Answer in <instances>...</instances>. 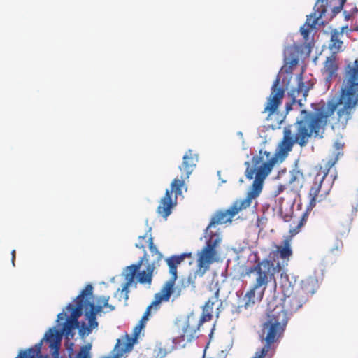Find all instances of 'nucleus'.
I'll use <instances>...</instances> for the list:
<instances>
[{
    "label": "nucleus",
    "instance_id": "nucleus-1",
    "mask_svg": "<svg viewBox=\"0 0 358 358\" xmlns=\"http://www.w3.org/2000/svg\"><path fill=\"white\" fill-rule=\"evenodd\" d=\"M358 104V59L349 63L345 68L343 82L338 98L328 101H321L315 113L302 110L300 120L294 126L289 125L283 129V137L275 152L278 158L284 159L292 150L295 143L305 147L310 138H322L329 118L332 117L333 127L344 129L352 117Z\"/></svg>",
    "mask_w": 358,
    "mask_h": 358
},
{
    "label": "nucleus",
    "instance_id": "nucleus-2",
    "mask_svg": "<svg viewBox=\"0 0 358 358\" xmlns=\"http://www.w3.org/2000/svg\"><path fill=\"white\" fill-rule=\"evenodd\" d=\"M190 257L191 253H182L178 255H172L166 259L171 278L164 283L159 292L155 294L154 300L147 307L138 324L134 327L132 337L126 334L121 339H117L114 348L115 355L105 358H120L125 353L131 352L142 329H144L152 310L154 312L157 311L160 308V303L169 301L171 296L173 297L172 301H174L175 299L180 296V289L174 287L175 281L178 279V266L186 257ZM90 344L82 346L76 355V358H90Z\"/></svg>",
    "mask_w": 358,
    "mask_h": 358
},
{
    "label": "nucleus",
    "instance_id": "nucleus-3",
    "mask_svg": "<svg viewBox=\"0 0 358 358\" xmlns=\"http://www.w3.org/2000/svg\"><path fill=\"white\" fill-rule=\"evenodd\" d=\"M265 154H266L268 157L266 162H263L262 157L255 155L252 158L253 166L250 165L249 162H245V165L246 166L245 171V177L248 180H252L255 175V180L253 181L251 188L244 199H238L233 203L229 209L220 210L215 213L206 229V234H210L208 231L212 227L231 222V219L236 215L240 211L250 207L252 204V199H256L261 194L264 181L277 162L275 157L272 156L271 158H268L270 153L265 152Z\"/></svg>",
    "mask_w": 358,
    "mask_h": 358
},
{
    "label": "nucleus",
    "instance_id": "nucleus-4",
    "mask_svg": "<svg viewBox=\"0 0 358 358\" xmlns=\"http://www.w3.org/2000/svg\"><path fill=\"white\" fill-rule=\"evenodd\" d=\"M280 308L273 310L268 306L266 319L262 324L259 336L264 346L258 350L264 357L273 354L288 323V316Z\"/></svg>",
    "mask_w": 358,
    "mask_h": 358
},
{
    "label": "nucleus",
    "instance_id": "nucleus-5",
    "mask_svg": "<svg viewBox=\"0 0 358 358\" xmlns=\"http://www.w3.org/2000/svg\"><path fill=\"white\" fill-rule=\"evenodd\" d=\"M277 271L273 262L268 259H258L253 266L247 268L245 275L252 274L254 282L243 297L245 308L253 306L262 299L268 282L275 279Z\"/></svg>",
    "mask_w": 358,
    "mask_h": 358
},
{
    "label": "nucleus",
    "instance_id": "nucleus-6",
    "mask_svg": "<svg viewBox=\"0 0 358 358\" xmlns=\"http://www.w3.org/2000/svg\"><path fill=\"white\" fill-rule=\"evenodd\" d=\"M282 289L283 296L281 298L273 297L268 301V306L273 310L281 308L282 312L286 316H288V314L296 313L306 301L301 297L296 291L294 292V287L292 285H289L287 288L282 285Z\"/></svg>",
    "mask_w": 358,
    "mask_h": 358
},
{
    "label": "nucleus",
    "instance_id": "nucleus-7",
    "mask_svg": "<svg viewBox=\"0 0 358 358\" xmlns=\"http://www.w3.org/2000/svg\"><path fill=\"white\" fill-rule=\"evenodd\" d=\"M209 238L206 241L205 246L197 254V268L201 274H205L209 270L210 265L217 260V248L221 242L219 234L210 231Z\"/></svg>",
    "mask_w": 358,
    "mask_h": 358
},
{
    "label": "nucleus",
    "instance_id": "nucleus-8",
    "mask_svg": "<svg viewBox=\"0 0 358 358\" xmlns=\"http://www.w3.org/2000/svg\"><path fill=\"white\" fill-rule=\"evenodd\" d=\"M110 296H101L97 297L95 300L96 307L92 306V309L85 313V316L88 320V324L83 322L79 328V335L81 337L88 336L93 329L98 327V322L96 321V315L106 308L105 312H111L115 310V306L109 304L108 301Z\"/></svg>",
    "mask_w": 358,
    "mask_h": 358
},
{
    "label": "nucleus",
    "instance_id": "nucleus-9",
    "mask_svg": "<svg viewBox=\"0 0 358 358\" xmlns=\"http://www.w3.org/2000/svg\"><path fill=\"white\" fill-rule=\"evenodd\" d=\"M149 250L150 255L145 253L141 258V259H143V264H145L146 268L145 270L137 272V280L141 284L150 285L152 281L153 272L156 267L159 266L163 255L154 245L152 238H149Z\"/></svg>",
    "mask_w": 358,
    "mask_h": 358
},
{
    "label": "nucleus",
    "instance_id": "nucleus-10",
    "mask_svg": "<svg viewBox=\"0 0 358 358\" xmlns=\"http://www.w3.org/2000/svg\"><path fill=\"white\" fill-rule=\"evenodd\" d=\"M329 169H324L317 173L315 177L314 182L309 191L310 197V206L311 208L315 206L317 202L322 201L329 193L333 180H327Z\"/></svg>",
    "mask_w": 358,
    "mask_h": 358
},
{
    "label": "nucleus",
    "instance_id": "nucleus-11",
    "mask_svg": "<svg viewBox=\"0 0 358 358\" xmlns=\"http://www.w3.org/2000/svg\"><path fill=\"white\" fill-rule=\"evenodd\" d=\"M79 323H76L71 320L66 319V321L63 325L62 332L55 330V329H50L44 336V339L50 343V347L58 350L60 346L62 334H64L66 338H73L74 333L73 330L78 327Z\"/></svg>",
    "mask_w": 358,
    "mask_h": 358
},
{
    "label": "nucleus",
    "instance_id": "nucleus-12",
    "mask_svg": "<svg viewBox=\"0 0 358 358\" xmlns=\"http://www.w3.org/2000/svg\"><path fill=\"white\" fill-rule=\"evenodd\" d=\"M278 84L279 79H276L271 87V94L267 98V101L263 110V113H267L268 117L277 111L278 107L282 103L285 95L284 89L278 87Z\"/></svg>",
    "mask_w": 358,
    "mask_h": 358
},
{
    "label": "nucleus",
    "instance_id": "nucleus-13",
    "mask_svg": "<svg viewBox=\"0 0 358 358\" xmlns=\"http://www.w3.org/2000/svg\"><path fill=\"white\" fill-rule=\"evenodd\" d=\"M143 264V259H140L136 264L127 267L125 273L126 282L123 285L121 289H118L115 293V296L118 297L119 301H121L122 298L125 301L128 299L129 287L134 282L136 273L140 270Z\"/></svg>",
    "mask_w": 358,
    "mask_h": 358
},
{
    "label": "nucleus",
    "instance_id": "nucleus-14",
    "mask_svg": "<svg viewBox=\"0 0 358 358\" xmlns=\"http://www.w3.org/2000/svg\"><path fill=\"white\" fill-rule=\"evenodd\" d=\"M297 87L291 90L290 96L294 103L297 102L300 106H303V101L306 100L308 93L314 83L309 82L308 85H305L303 81L302 73L297 76Z\"/></svg>",
    "mask_w": 358,
    "mask_h": 358
},
{
    "label": "nucleus",
    "instance_id": "nucleus-15",
    "mask_svg": "<svg viewBox=\"0 0 358 358\" xmlns=\"http://www.w3.org/2000/svg\"><path fill=\"white\" fill-rule=\"evenodd\" d=\"M338 69L339 66L336 55L332 54L326 58L321 73L327 83H331L333 79L338 76Z\"/></svg>",
    "mask_w": 358,
    "mask_h": 358
},
{
    "label": "nucleus",
    "instance_id": "nucleus-16",
    "mask_svg": "<svg viewBox=\"0 0 358 358\" xmlns=\"http://www.w3.org/2000/svg\"><path fill=\"white\" fill-rule=\"evenodd\" d=\"M198 162V155L193 153L192 150L186 152L182 157V162L179 166L181 177L189 178Z\"/></svg>",
    "mask_w": 358,
    "mask_h": 358
},
{
    "label": "nucleus",
    "instance_id": "nucleus-17",
    "mask_svg": "<svg viewBox=\"0 0 358 358\" xmlns=\"http://www.w3.org/2000/svg\"><path fill=\"white\" fill-rule=\"evenodd\" d=\"M317 287V280L314 277H308L301 280L300 287L296 292L307 301L308 298L316 292Z\"/></svg>",
    "mask_w": 358,
    "mask_h": 358
},
{
    "label": "nucleus",
    "instance_id": "nucleus-18",
    "mask_svg": "<svg viewBox=\"0 0 358 358\" xmlns=\"http://www.w3.org/2000/svg\"><path fill=\"white\" fill-rule=\"evenodd\" d=\"M177 200L174 199L173 200L169 192H166L165 195L161 199L159 205L157 207V213L161 215L163 217L167 218V217L171 213V208L176 205Z\"/></svg>",
    "mask_w": 358,
    "mask_h": 358
},
{
    "label": "nucleus",
    "instance_id": "nucleus-19",
    "mask_svg": "<svg viewBox=\"0 0 358 358\" xmlns=\"http://www.w3.org/2000/svg\"><path fill=\"white\" fill-rule=\"evenodd\" d=\"M299 63L298 51L294 47L287 49L285 56V68L287 73H292Z\"/></svg>",
    "mask_w": 358,
    "mask_h": 358
},
{
    "label": "nucleus",
    "instance_id": "nucleus-20",
    "mask_svg": "<svg viewBox=\"0 0 358 358\" xmlns=\"http://www.w3.org/2000/svg\"><path fill=\"white\" fill-rule=\"evenodd\" d=\"M303 174L301 171L293 170L290 171L287 187L291 191L297 192L303 186Z\"/></svg>",
    "mask_w": 358,
    "mask_h": 358
},
{
    "label": "nucleus",
    "instance_id": "nucleus-21",
    "mask_svg": "<svg viewBox=\"0 0 358 358\" xmlns=\"http://www.w3.org/2000/svg\"><path fill=\"white\" fill-rule=\"evenodd\" d=\"M76 306L71 303L66 306V309L69 311H71L70 317L67 319L76 323H79L78 320L82 315L83 310L85 309L86 312L89 311L90 306H85L84 303H81L77 300H76Z\"/></svg>",
    "mask_w": 358,
    "mask_h": 358
},
{
    "label": "nucleus",
    "instance_id": "nucleus-22",
    "mask_svg": "<svg viewBox=\"0 0 358 358\" xmlns=\"http://www.w3.org/2000/svg\"><path fill=\"white\" fill-rule=\"evenodd\" d=\"M204 274H201V271L197 268L196 271L190 272L187 276L182 277L180 280V286L176 287V282L174 283V287L180 289V294H182V288H186L192 287L195 288V282L197 277H202Z\"/></svg>",
    "mask_w": 358,
    "mask_h": 358
},
{
    "label": "nucleus",
    "instance_id": "nucleus-23",
    "mask_svg": "<svg viewBox=\"0 0 358 358\" xmlns=\"http://www.w3.org/2000/svg\"><path fill=\"white\" fill-rule=\"evenodd\" d=\"M189 178H183L180 176V178H176L171 184V189H166V192H169V195L171 196L172 193H174L175 199L177 200V197L180 196L182 193V189L184 188L187 191V188L185 186V181Z\"/></svg>",
    "mask_w": 358,
    "mask_h": 358
},
{
    "label": "nucleus",
    "instance_id": "nucleus-24",
    "mask_svg": "<svg viewBox=\"0 0 358 358\" xmlns=\"http://www.w3.org/2000/svg\"><path fill=\"white\" fill-rule=\"evenodd\" d=\"M320 5V8H318V12H320V15L318 17H315V16H313L310 15L306 19V21L303 25L308 27L309 28H314L317 23V20L319 17H321L327 11V0H317L316 3V6Z\"/></svg>",
    "mask_w": 358,
    "mask_h": 358
},
{
    "label": "nucleus",
    "instance_id": "nucleus-25",
    "mask_svg": "<svg viewBox=\"0 0 358 358\" xmlns=\"http://www.w3.org/2000/svg\"><path fill=\"white\" fill-rule=\"evenodd\" d=\"M209 289L211 292H213V296L209 299L203 307V310H208L209 312L213 313V306L218 301L220 295V287L218 282L211 283L209 285Z\"/></svg>",
    "mask_w": 358,
    "mask_h": 358
},
{
    "label": "nucleus",
    "instance_id": "nucleus-26",
    "mask_svg": "<svg viewBox=\"0 0 358 358\" xmlns=\"http://www.w3.org/2000/svg\"><path fill=\"white\" fill-rule=\"evenodd\" d=\"M93 293V287L91 285H87L81 293L76 297L77 301L84 303L85 306H90V309H92V306L96 307L94 303L90 301V299Z\"/></svg>",
    "mask_w": 358,
    "mask_h": 358
},
{
    "label": "nucleus",
    "instance_id": "nucleus-27",
    "mask_svg": "<svg viewBox=\"0 0 358 358\" xmlns=\"http://www.w3.org/2000/svg\"><path fill=\"white\" fill-rule=\"evenodd\" d=\"M199 329L198 326L196 327L192 326L188 320L182 327V334L180 335L181 341L186 342L192 341L196 338V333Z\"/></svg>",
    "mask_w": 358,
    "mask_h": 358
},
{
    "label": "nucleus",
    "instance_id": "nucleus-28",
    "mask_svg": "<svg viewBox=\"0 0 358 358\" xmlns=\"http://www.w3.org/2000/svg\"><path fill=\"white\" fill-rule=\"evenodd\" d=\"M344 27L342 31L338 32L336 29L331 31V43L329 44V49L333 51V54L336 55V52L341 50L343 41L340 40L339 36L343 34Z\"/></svg>",
    "mask_w": 358,
    "mask_h": 358
},
{
    "label": "nucleus",
    "instance_id": "nucleus-29",
    "mask_svg": "<svg viewBox=\"0 0 358 358\" xmlns=\"http://www.w3.org/2000/svg\"><path fill=\"white\" fill-rule=\"evenodd\" d=\"M276 252L280 259L289 260V258L292 255L289 240L285 239L283 241L282 245H277Z\"/></svg>",
    "mask_w": 358,
    "mask_h": 358
},
{
    "label": "nucleus",
    "instance_id": "nucleus-30",
    "mask_svg": "<svg viewBox=\"0 0 358 358\" xmlns=\"http://www.w3.org/2000/svg\"><path fill=\"white\" fill-rule=\"evenodd\" d=\"M41 342L36 345V348H29L24 351H20L17 358H38L41 351Z\"/></svg>",
    "mask_w": 358,
    "mask_h": 358
},
{
    "label": "nucleus",
    "instance_id": "nucleus-31",
    "mask_svg": "<svg viewBox=\"0 0 358 358\" xmlns=\"http://www.w3.org/2000/svg\"><path fill=\"white\" fill-rule=\"evenodd\" d=\"M153 238L152 237L151 234L148 237L147 234H145L143 236H138V242L136 243V247L140 249H143V250L145 248L146 243L149 245V238Z\"/></svg>",
    "mask_w": 358,
    "mask_h": 358
},
{
    "label": "nucleus",
    "instance_id": "nucleus-32",
    "mask_svg": "<svg viewBox=\"0 0 358 358\" xmlns=\"http://www.w3.org/2000/svg\"><path fill=\"white\" fill-rule=\"evenodd\" d=\"M213 318V314L208 310H202V313L198 323V329L206 322H209Z\"/></svg>",
    "mask_w": 358,
    "mask_h": 358
},
{
    "label": "nucleus",
    "instance_id": "nucleus-33",
    "mask_svg": "<svg viewBox=\"0 0 358 358\" xmlns=\"http://www.w3.org/2000/svg\"><path fill=\"white\" fill-rule=\"evenodd\" d=\"M345 2H346V0H340L339 6H335L332 10V12H333L332 17H334L336 15H337L342 10Z\"/></svg>",
    "mask_w": 358,
    "mask_h": 358
},
{
    "label": "nucleus",
    "instance_id": "nucleus-34",
    "mask_svg": "<svg viewBox=\"0 0 358 358\" xmlns=\"http://www.w3.org/2000/svg\"><path fill=\"white\" fill-rule=\"evenodd\" d=\"M309 215V209L308 208L306 212L303 213L299 222L297 224V228L300 229L307 221V217Z\"/></svg>",
    "mask_w": 358,
    "mask_h": 358
},
{
    "label": "nucleus",
    "instance_id": "nucleus-35",
    "mask_svg": "<svg viewBox=\"0 0 358 358\" xmlns=\"http://www.w3.org/2000/svg\"><path fill=\"white\" fill-rule=\"evenodd\" d=\"M310 28L306 27L305 25L302 26L300 29L301 34L303 36L305 40H308V38L310 35Z\"/></svg>",
    "mask_w": 358,
    "mask_h": 358
},
{
    "label": "nucleus",
    "instance_id": "nucleus-36",
    "mask_svg": "<svg viewBox=\"0 0 358 358\" xmlns=\"http://www.w3.org/2000/svg\"><path fill=\"white\" fill-rule=\"evenodd\" d=\"M286 189H288L287 187V184L278 185L277 187V189L275 191V196L280 194L281 192H282Z\"/></svg>",
    "mask_w": 358,
    "mask_h": 358
},
{
    "label": "nucleus",
    "instance_id": "nucleus-37",
    "mask_svg": "<svg viewBox=\"0 0 358 358\" xmlns=\"http://www.w3.org/2000/svg\"><path fill=\"white\" fill-rule=\"evenodd\" d=\"M11 255H12V264H13V266H15V255H16V252H15V250H13L12 252H11Z\"/></svg>",
    "mask_w": 358,
    "mask_h": 358
},
{
    "label": "nucleus",
    "instance_id": "nucleus-38",
    "mask_svg": "<svg viewBox=\"0 0 358 358\" xmlns=\"http://www.w3.org/2000/svg\"><path fill=\"white\" fill-rule=\"evenodd\" d=\"M65 316H66V314H64V313H60L57 315V320L59 321L60 320H63Z\"/></svg>",
    "mask_w": 358,
    "mask_h": 358
},
{
    "label": "nucleus",
    "instance_id": "nucleus-39",
    "mask_svg": "<svg viewBox=\"0 0 358 358\" xmlns=\"http://www.w3.org/2000/svg\"><path fill=\"white\" fill-rule=\"evenodd\" d=\"M252 358H264V357L262 356L260 354H259V350H257V352H255V355L254 357Z\"/></svg>",
    "mask_w": 358,
    "mask_h": 358
},
{
    "label": "nucleus",
    "instance_id": "nucleus-40",
    "mask_svg": "<svg viewBox=\"0 0 358 358\" xmlns=\"http://www.w3.org/2000/svg\"><path fill=\"white\" fill-rule=\"evenodd\" d=\"M291 109V106L290 105H287V110H289Z\"/></svg>",
    "mask_w": 358,
    "mask_h": 358
},
{
    "label": "nucleus",
    "instance_id": "nucleus-41",
    "mask_svg": "<svg viewBox=\"0 0 358 358\" xmlns=\"http://www.w3.org/2000/svg\"><path fill=\"white\" fill-rule=\"evenodd\" d=\"M349 18H350V15L349 14L346 15H345V19L348 20Z\"/></svg>",
    "mask_w": 358,
    "mask_h": 358
},
{
    "label": "nucleus",
    "instance_id": "nucleus-42",
    "mask_svg": "<svg viewBox=\"0 0 358 358\" xmlns=\"http://www.w3.org/2000/svg\"><path fill=\"white\" fill-rule=\"evenodd\" d=\"M204 358V357H203Z\"/></svg>",
    "mask_w": 358,
    "mask_h": 358
}]
</instances>
